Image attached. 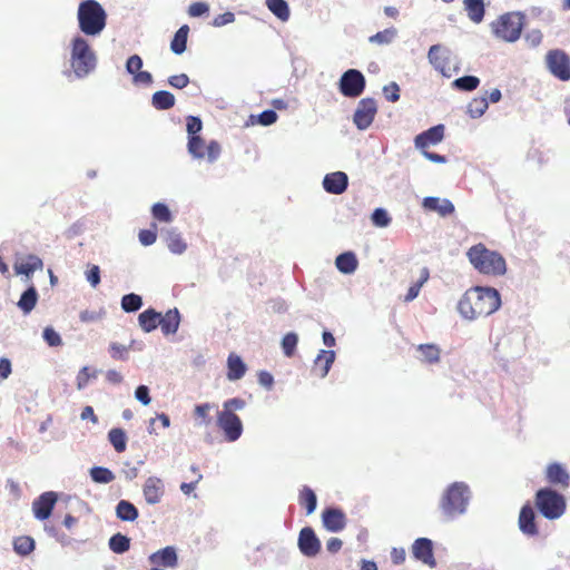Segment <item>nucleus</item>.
I'll list each match as a JSON object with an SVG mask.
<instances>
[{
	"label": "nucleus",
	"mask_w": 570,
	"mask_h": 570,
	"mask_svg": "<svg viewBox=\"0 0 570 570\" xmlns=\"http://www.w3.org/2000/svg\"><path fill=\"white\" fill-rule=\"evenodd\" d=\"M298 337L295 333H287L282 340V348L287 357H292L297 346Z\"/></svg>",
	"instance_id": "obj_51"
},
{
	"label": "nucleus",
	"mask_w": 570,
	"mask_h": 570,
	"mask_svg": "<svg viewBox=\"0 0 570 570\" xmlns=\"http://www.w3.org/2000/svg\"><path fill=\"white\" fill-rule=\"evenodd\" d=\"M86 278L96 288L100 283V268L98 265H90L86 272Z\"/></svg>",
	"instance_id": "obj_58"
},
{
	"label": "nucleus",
	"mask_w": 570,
	"mask_h": 570,
	"mask_svg": "<svg viewBox=\"0 0 570 570\" xmlns=\"http://www.w3.org/2000/svg\"><path fill=\"white\" fill-rule=\"evenodd\" d=\"M547 480L549 483L567 488L569 485V474L559 463H552L547 468Z\"/></svg>",
	"instance_id": "obj_26"
},
{
	"label": "nucleus",
	"mask_w": 570,
	"mask_h": 570,
	"mask_svg": "<svg viewBox=\"0 0 570 570\" xmlns=\"http://www.w3.org/2000/svg\"><path fill=\"white\" fill-rule=\"evenodd\" d=\"M77 19L79 29L86 36H98L107 24V13L97 0H83L79 3Z\"/></svg>",
	"instance_id": "obj_3"
},
{
	"label": "nucleus",
	"mask_w": 570,
	"mask_h": 570,
	"mask_svg": "<svg viewBox=\"0 0 570 570\" xmlns=\"http://www.w3.org/2000/svg\"><path fill=\"white\" fill-rule=\"evenodd\" d=\"M383 92H384L386 100H389L391 102H395L400 99V87L395 82H392L389 86H385L383 88Z\"/></svg>",
	"instance_id": "obj_61"
},
{
	"label": "nucleus",
	"mask_w": 570,
	"mask_h": 570,
	"mask_svg": "<svg viewBox=\"0 0 570 570\" xmlns=\"http://www.w3.org/2000/svg\"><path fill=\"white\" fill-rule=\"evenodd\" d=\"M135 396L144 405H148L151 401L149 396V389L146 385H139L135 391Z\"/></svg>",
	"instance_id": "obj_64"
},
{
	"label": "nucleus",
	"mask_w": 570,
	"mask_h": 570,
	"mask_svg": "<svg viewBox=\"0 0 570 570\" xmlns=\"http://www.w3.org/2000/svg\"><path fill=\"white\" fill-rule=\"evenodd\" d=\"M106 316V311L99 308L97 311L85 309L79 314V318L82 323H96L101 321Z\"/></svg>",
	"instance_id": "obj_53"
},
{
	"label": "nucleus",
	"mask_w": 570,
	"mask_h": 570,
	"mask_svg": "<svg viewBox=\"0 0 570 570\" xmlns=\"http://www.w3.org/2000/svg\"><path fill=\"white\" fill-rule=\"evenodd\" d=\"M428 59L434 69L441 72L444 77L450 78L453 72L456 71V67L452 61V52L441 45H433L430 47Z\"/></svg>",
	"instance_id": "obj_11"
},
{
	"label": "nucleus",
	"mask_w": 570,
	"mask_h": 570,
	"mask_svg": "<svg viewBox=\"0 0 570 570\" xmlns=\"http://www.w3.org/2000/svg\"><path fill=\"white\" fill-rule=\"evenodd\" d=\"M423 207L431 212H436L445 217L454 213V205L449 199H440L439 197H425Z\"/></svg>",
	"instance_id": "obj_25"
},
{
	"label": "nucleus",
	"mask_w": 570,
	"mask_h": 570,
	"mask_svg": "<svg viewBox=\"0 0 570 570\" xmlns=\"http://www.w3.org/2000/svg\"><path fill=\"white\" fill-rule=\"evenodd\" d=\"M214 406L209 403L198 404L194 409L195 416L199 419L200 425H208L212 421L209 412Z\"/></svg>",
	"instance_id": "obj_52"
},
{
	"label": "nucleus",
	"mask_w": 570,
	"mask_h": 570,
	"mask_svg": "<svg viewBox=\"0 0 570 570\" xmlns=\"http://www.w3.org/2000/svg\"><path fill=\"white\" fill-rule=\"evenodd\" d=\"M138 322L144 332L150 333L159 326L160 313L148 308L139 314Z\"/></svg>",
	"instance_id": "obj_31"
},
{
	"label": "nucleus",
	"mask_w": 570,
	"mask_h": 570,
	"mask_svg": "<svg viewBox=\"0 0 570 570\" xmlns=\"http://www.w3.org/2000/svg\"><path fill=\"white\" fill-rule=\"evenodd\" d=\"M322 522L326 530L340 532L346 527V515L337 508H326L322 512Z\"/></svg>",
	"instance_id": "obj_17"
},
{
	"label": "nucleus",
	"mask_w": 570,
	"mask_h": 570,
	"mask_svg": "<svg viewBox=\"0 0 570 570\" xmlns=\"http://www.w3.org/2000/svg\"><path fill=\"white\" fill-rule=\"evenodd\" d=\"M188 153L196 159H204L205 157L209 163L218 159L222 147L216 140H210L207 145L200 136H191L188 138L187 144Z\"/></svg>",
	"instance_id": "obj_10"
},
{
	"label": "nucleus",
	"mask_w": 570,
	"mask_h": 570,
	"mask_svg": "<svg viewBox=\"0 0 570 570\" xmlns=\"http://www.w3.org/2000/svg\"><path fill=\"white\" fill-rule=\"evenodd\" d=\"M444 138V126L436 125L430 129L419 134L414 139V145L419 150L428 149L431 146L438 145Z\"/></svg>",
	"instance_id": "obj_16"
},
{
	"label": "nucleus",
	"mask_w": 570,
	"mask_h": 570,
	"mask_svg": "<svg viewBox=\"0 0 570 570\" xmlns=\"http://www.w3.org/2000/svg\"><path fill=\"white\" fill-rule=\"evenodd\" d=\"M109 548L115 553H124L130 548V539L121 533H116L109 539Z\"/></svg>",
	"instance_id": "obj_43"
},
{
	"label": "nucleus",
	"mask_w": 570,
	"mask_h": 570,
	"mask_svg": "<svg viewBox=\"0 0 570 570\" xmlns=\"http://www.w3.org/2000/svg\"><path fill=\"white\" fill-rule=\"evenodd\" d=\"M298 502L302 507L305 508L306 514L313 513L317 505V498L315 492L311 488L304 485L299 491Z\"/></svg>",
	"instance_id": "obj_35"
},
{
	"label": "nucleus",
	"mask_w": 570,
	"mask_h": 570,
	"mask_svg": "<svg viewBox=\"0 0 570 570\" xmlns=\"http://www.w3.org/2000/svg\"><path fill=\"white\" fill-rule=\"evenodd\" d=\"M57 502V494L55 492H45L37 498L32 503V511L38 520H47L55 508Z\"/></svg>",
	"instance_id": "obj_15"
},
{
	"label": "nucleus",
	"mask_w": 570,
	"mask_h": 570,
	"mask_svg": "<svg viewBox=\"0 0 570 570\" xmlns=\"http://www.w3.org/2000/svg\"><path fill=\"white\" fill-rule=\"evenodd\" d=\"M519 528L523 534L529 537H534L539 533L535 523V514L533 508L530 504H524L521 508L519 514Z\"/></svg>",
	"instance_id": "obj_23"
},
{
	"label": "nucleus",
	"mask_w": 570,
	"mask_h": 570,
	"mask_svg": "<svg viewBox=\"0 0 570 570\" xmlns=\"http://www.w3.org/2000/svg\"><path fill=\"white\" fill-rule=\"evenodd\" d=\"M246 365L235 353H230L227 358V379L229 381H237L246 373Z\"/></svg>",
	"instance_id": "obj_28"
},
{
	"label": "nucleus",
	"mask_w": 570,
	"mask_h": 570,
	"mask_svg": "<svg viewBox=\"0 0 570 570\" xmlns=\"http://www.w3.org/2000/svg\"><path fill=\"white\" fill-rule=\"evenodd\" d=\"M216 425L223 433L226 442H236L243 434L244 426L240 417L236 413L224 410L217 411Z\"/></svg>",
	"instance_id": "obj_8"
},
{
	"label": "nucleus",
	"mask_w": 570,
	"mask_h": 570,
	"mask_svg": "<svg viewBox=\"0 0 570 570\" xmlns=\"http://www.w3.org/2000/svg\"><path fill=\"white\" fill-rule=\"evenodd\" d=\"M142 59L138 55H132L126 63L127 71L132 75V81L136 85H150L153 82L151 73L142 71Z\"/></svg>",
	"instance_id": "obj_20"
},
{
	"label": "nucleus",
	"mask_w": 570,
	"mask_h": 570,
	"mask_svg": "<svg viewBox=\"0 0 570 570\" xmlns=\"http://www.w3.org/2000/svg\"><path fill=\"white\" fill-rule=\"evenodd\" d=\"M90 476L96 483H110L115 480L112 471L104 466L91 468Z\"/></svg>",
	"instance_id": "obj_46"
},
{
	"label": "nucleus",
	"mask_w": 570,
	"mask_h": 570,
	"mask_svg": "<svg viewBox=\"0 0 570 570\" xmlns=\"http://www.w3.org/2000/svg\"><path fill=\"white\" fill-rule=\"evenodd\" d=\"M534 504L539 512L548 520L561 518L567 509L566 498L550 488L537 491Z\"/></svg>",
	"instance_id": "obj_6"
},
{
	"label": "nucleus",
	"mask_w": 570,
	"mask_h": 570,
	"mask_svg": "<svg viewBox=\"0 0 570 570\" xmlns=\"http://www.w3.org/2000/svg\"><path fill=\"white\" fill-rule=\"evenodd\" d=\"M153 106L158 110H167L174 107L175 96L166 90L156 91L151 98Z\"/></svg>",
	"instance_id": "obj_36"
},
{
	"label": "nucleus",
	"mask_w": 570,
	"mask_h": 570,
	"mask_svg": "<svg viewBox=\"0 0 570 570\" xmlns=\"http://www.w3.org/2000/svg\"><path fill=\"white\" fill-rule=\"evenodd\" d=\"M396 29L395 28H387L383 31H379L376 32L375 35L371 36L368 38V41L371 43H375V45H389L393 41V39L396 37Z\"/></svg>",
	"instance_id": "obj_47"
},
{
	"label": "nucleus",
	"mask_w": 570,
	"mask_h": 570,
	"mask_svg": "<svg viewBox=\"0 0 570 570\" xmlns=\"http://www.w3.org/2000/svg\"><path fill=\"white\" fill-rule=\"evenodd\" d=\"M267 8L282 21L289 18V8L285 0H266Z\"/></svg>",
	"instance_id": "obj_41"
},
{
	"label": "nucleus",
	"mask_w": 570,
	"mask_h": 570,
	"mask_svg": "<svg viewBox=\"0 0 570 570\" xmlns=\"http://www.w3.org/2000/svg\"><path fill=\"white\" fill-rule=\"evenodd\" d=\"M469 498V487L464 482H454L445 490L440 505L445 515L454 517L465 511Z\"/></svg>",
	"instance_id": "obj_7"
},
{
	"label": "nucleus",
	"mask_w": 570,
	"mask_h": 570,
	"mask_svg": "<svg viewBox=\"0 0 570 570\" xmlns=\"http://www.w3.org/2000/svg\"><path fill=\"white\" fill-rule=\"evenodd\" d=\"M298 548L306 557H315L320 552L321 542L312 528L305 527L301 530L298 535Z\"/></svg>",
	"instance_id": "obj_14"
},
{
	"label": "nucleus",
	"mask_w": 570,
	"mask_h": 570,
	"mask_svg": "<svg viewBox=\"0 0 570 570\" xmlns=\"http://www.w3.org/2000/svg\"><path fill=\"white\" fill-rule=\"evenodd\" d=\"M524 22L523 13L512 11L499 16L491 23V29L497 38L505 42H515L521 36Z\"/></svg>",
	"instance_id": "obj_5"
},
{
	"label": "nucleus",
	"mask_w": 570,
	"mask_h": 570,
	"mask_svg": "<svg viewBox=\"0 0 570 570\" xmlns=\"http://www.w3.org/2000/svg\"><path fill=\"white\" fill-rule=\"evenodd\" d=\"M338 88L343 96L356 98L364 91L365 77L356 69H348L342 75Z\"/></svg>",
	"instance_id": "obj_12"
},
{
	"label": "nucleus",
	"mask_w": 570,
	"mask_h": 570,
	"mask_svg": "<svg viewBox=\"0 0 570 570\" xmlns=\"http://www.w3.org/2000/svg\"><path fill=\"white\" fill-rule=\"evenodd\" d=\"M500 305V294L495 288L475 286L464 293L458 309L464 318L473 321L493 314Z\"/></svg>",
	"instance_id": "obj_1"
},
{
	"label": "nucleus",
	"mask_w": 570,
	"mask_h": 570,
	"mask_svg": "<svg viewBox=\"0 0 570 570\" xmlns=\"http://www.w3.org/2000/svg\"><path fill=\"white\" fill-rule=\"evenodd\" d=\"M336 268L343 274H352L358 266V261L353 252L340 254L335 259Z\"/></svg>",
	"instance_id": "obj_30"
},
{
	"label": "nucleus",
	"mask_w": 570,
	"mask_h": 570,
	"mask_svg": "<svg viewBox=\"0 0 570 570\" xmlns=\"http://www.w3.org/2000/svg\"><path fill=\"white\" fill-rule=\"evenodd\" d=\"M466 257L480 274L495 277L504 275L507 272L504 257L500 253L489 249L482 243L470 247L466 252Z\"/></svg>",
	"instance_id": "obj_2"
},
{
	"label": "nucleus",
	"mask_w": 570,
	"mask_h": 570,
	"mask_svg": "<svg viewBox=\"0 0 570 570\" xmlns=\"http://www.w3.org/2000/svg\"><path fill=\"white\" fill-rule=\"evenodd\" d=\"M464 9L469 19L474 23H480L485 14L483 0H463Z\"/></svg>",
	"instance_id": "obj_32"
},
{
	"label": "nucleus",
	"mask_w": 570,
	"mask_h": 570,
	"mask_svg": "<svg viewBox=\"0 0 570 570\" xmlns=\"http://www.w3.org/2000/svg\"><path fill=\"white\" fill-rule=\"evenodd\" d=\"M417 351L421 353V361L429 364H434L440 361L441 350L435 344H420Z\"/></svg>",
	"instance_id": "obj_37"
},
{
	"label": "nucleus",
	"mask_w": 570,
	"mask_h": 570,
	"mask_svg": "<svg viewBox=\"0 0 570 570\" xmlns=\"http://www.w3.org/2000/svg\"><path fill=\"white\" fill-rule=\"evenodd\" d=\"M377 112V105L373 98H363L358 101L353 121L360 130L368 128Z\"/></svg>",
	"instance_id": "obj_13"
},
{
	"label": "nucleus",
	"mask_w": 570,
	"mask_h": 570,
	"mask_svg": "<svg viewBox=\"0 0 570 570\" xmlns=\"http://www.w3.org/2000/svg\"><path fill=\"white\" fill-rule=\"evenodd\" d=\"M97 63L95 51L89 46L88 41L77 36L71 41L70 65L78 78L88 76Z\"/></svg>",
	"instance_id": "obj_4"
},
{
	"label": "nucleus",
	"mask_w": 570,
	"mask_h": 570,
	"mask_svg": "<svg viewBox=\"0 0 570 570\" xmlns=\"http://www.w3.org/2000/svg\"><path fill=\"white\" fill-rule=\"evenodd\" d=\"M38 302V293L35 286H30L22 293L18 301V307L24 313L29 314Z\"/></svg>",
	"instance_id": "obj_33"
},
{
	"label": "nucleus",
	"mask_w": 570,
	"mask_h": 570,
	"mask_svg": "<svg viewBox=\"0 0 570 570\" xmlns=\"http://www.w3.org/2000/svg\"><path fill=\"white\" fill-rule=\"evenodd\" d=\"M202 128H203V122H202L200 118L195 117V116H189L187 118V131H188L189 137L198 136L197 134L202 130Z\"/></svg>",
	"instance_id": "obj_60"
},
{
	"label": "nucleus",
	"mask_w": 570,
	"mask_h": 570,
	"mask_svg": "<svg viewBox=\"0 0 570 570\" xmlns=\"http://www.w3.org/2000/svg\"><path fill=\"white\" fill-rule=\"evenodd\" d=\"M166 244L169 250L174 254H183L187 248V244L181 238L180 234L175 230L167 232Z\"/></svg>",
	"instance_id": "obj_39"
},
{
	"label": "nucleus",
	"mask_w": 570,
	"mask_h": 570,
	"mask_svg": "<svg viewBox=\"0 0 570 570\" xmlns=\"http://www.w3.org/2000/svg\"><path fill=\"white\" fill-rule=\"evenodd\" d=\"M142 493L148 504H157L165 494V485L160 478L149 476L142 485Z\"/></svg>",
	"instance_id": "obj_18"
},
{
	"label": "nucleus",
	"mask_w": 570,
	"mask_h": 570,
	"mask_svg": "<svg viewBox=\"0 0 570 570\" xmlns=\"http://www.w3.org/2000/svg\"><path fill=\"white\" fill-rule=\"evenodd\" d=\"M208 4L205 2H194L188 8V14L190 17H199L208 11Z\"/></svg>",
	"instance_id": "obj_63"
},
{
	"label": "nucleus",
	"mask_w": 570,
	"mask_h": 570,
	"mask_svg": "<svg viewBox=\"0 0 570 570\" xmlns=\"http://www.w3.org/2000/svg\"><path fill=\"white\" fill-rule=\"evenodd\" d=\"M348 185V177L343 171H334L325 175L323 179L324 189L334 195L344 193Z\"/></svg>",
	"instance_id": "obj_21"
},
{
	"label": "nucleus",
	"mask_w": 570,
	"mask_h": 570,
	"mask_svg": "<svg viewBox=\"0 0 570 570\" xmlns=\"http://www.w3.org/2000/svg\"><path fill=\"white\" fill-rule=\"evenodd\" d=\"M412 553L415 559L423 563L434 567L436 564L433 554V543L428 538H419L412 544Z\"/></svg>",
	"instance_id": "obj_19"
},
{
	"label": "nucleus",
	"mask_w": 570,
	"mask_h": 570,
	"mask_svg": "<svg viewBox=\"0 0 570 570\" xmlns=\"http://www.w3.org/2000/svg\"><path fill=\"white\" fill-rule=\"evenodd\" d=\"M109 442L112 444L114 449L118 453H122L127 448V436L122 429L115 428L111 429L108 433Z\"/></svg>",
	"instance_id": "obj_40"
},
{
	"label": "nucleus",
	"mask_w": 570,
	"mask_h": 570,
	"mask_svg": "<svg viewBox=\"0 0 570 570\" xmlns=\"http://www.w3.org/2000/svg\"><path fill=\"white\" fill-rule=\"evenodd\" d=\"M42 267L41 258L36 255H29L24 261L14 264L16 273L27 277H30L37 269H42Z\"/></svg>",
	"instance_id": "obj_29"
},
{
	"label": "nucleus",
	"mask_w": 570,
	"mask_h": 570,
	"mask_svg": "<svg viewBox=\"0 0 570 570\" xmlns=\"http://www.w3.org/2000/svg\"><path fill=\"white\" fill-rule=\"evenodd\" d=\"M180 315L177 308L169 309L165 315L160 314L159 326L165 335L175 334L178 331Z\"/></svg>",
	"instance_id": "obj_27"
},
{
	"label": "nucleus",
	"mask_w": 570,
	"mask_h": 570,
	"mask_svg": "<svg viewBox=\"0 0 570 570\" xmlns=\"http://www.w3.org/2000/svg\"><path fill=\"white\" fill-rule=\"evenodd\" d=\"M43 340L52 347L60 346L62 344L60 335L52 327H46L43 330Z\"/></svg>",
	"instance_id": "obj_57"
},
{
	"label": "nucleus",
	"mask_w": 570,
	"mask_h": 570,
	"mask_svg": "<svg viewBox=\"0 0 570 570\" xmlns=\"http://www.w3.org/2000/svg\"><path fill=\"white\" fill-rule=\"evenodd\" d=\"M139 242L144 246L153 245L157 239V225L153 224L150 229H141L138 234Z\"/></svg>",
	"instance_id": "obj_54"
},
{
	"label": "nucleus",
	"mask_w": 570,
	"mask_h": 570,
	"mask_svg": "<svg viewBox=\"0 0 570 570\" xmlns=\"http://www.w3.org/2000/svg\"><path fill=\"white\" fill-rule=\"evenodd\" d=\"M168 83L176 89H183L188 86L189 78L186 73L174 75L168 78Z\"/></svg>",
	"instance_id": "obj_59"
},
{
	"label": "nucleus",
	"mask_w": 570,
	"mask_h": 570,
	"mask_svg": "<svg viewBox=\"0 0 570 570\" xmlns=\"http://www.w3.org/2000/svg\"><path fill=\"white\" fill-rule=\"evenodd\" d=\"M489 102L485 97H475L468 105V114L472 118L481 117L488 109Z\"/></svg>",
	"instance_id": "obj_42"
},
{
	"label": "nucleus",
	"mask_w": 570,
	"mask_h": 570,
	"mask_svg": "<svg viewBox=\"0 0 570 570\" xmlns=\"http://www.w3.org/2000/svg\"><path fill=\"white\" fill-rule=\"evenodd\" d=\"M189 33V27L187 24L181 26L175 33L170 49L176 55H181L186 50L187 38Z\"/></svg>",
	"instance_id": "obj_34"
},
{
	"label": "nucleus",
	"mask_w": 570,
	"mask_h": 570,
	"mask_svg": "<svg viewBox=\"0 0 570 570\" xmlns=\"http://www.w3.org/2000/svg\"><path fill=\"white\" fill-rule=\"evenodd\" d=\"M453 85L464 91H472L480 85V79L475 76H464L454 80Z\"/></svg>",
	"instance_id": "obj_50"
},
{
	"label": "nucleus",
	"mask_w": 570,
	"mask_h": 570,
	"mask_svg": "<svg viewBox=\"0 0 570 570\" xmlns=\"http://www.w3.org/2000/svg\"><path fill=\"white\" fill-rule=\"evenodd\" d=\"M110 355L115 360H126L127 358V347L125 345L112 343L110 345Z\"/></svg>",
	"instance_id": "obj_62"
},
{
	"label": "nucleus",
	"mask_w": 570,
	"mask_h": 570,
	"mask_svg": "<svg viewBox=\"0 0 570 570\" xmlns=\"http://www.w3.org/2000/svg\"><path fill=\"white\" fill-rule=\"evenodd\" d=\"M141 305H142V299L137 294H134V293L127 294V295L122 296V298H121V308L127 313L138 311L141 307Z\"/></svg>",
	"instance_id": "obj_48"
},
{
	"label": "nucleus",
	"mask_w": 570,
	"mask_h": 570,
	"mask_svg": "<svg viewBox=\"0 0 570 570\" xmlns=\"http://www.w3.org/2000/svg\"><path fill=\"white\" fill-rule=\"evenodd\" d=\"M429 277H430L429 269L426 267H423L421 269V275H420L419 281L410 286V288L404 297V301L411 302L414 298H416L421 291V287L423 286L424 283L428 282Z\"/></svg>",
	"instance_id": "obj_44"
},
{
	"label": "nucleus",
	"mask_w": 570,
	"mask_h": 570,
	"mask_svg": "<svg viewBox=\"0 0 570 570\" xmlns=\"http://www.w3.org/2000/svg\"><path fill=\"white\" fill-rule=\"evenodd\" d=\"M116 514L122 521H134L138 518V510L131 502L121 500L116 507Z\"/></svg>",
	"instance_id": "obj_38"
},
{
	"label": "nucleus",
	"mask_w": 570,
	"mask_h": 570,
	"mask_svg": "<svg viewBox=\"0 0 570 570\" xmlns=\"http://www.w3.org/2000/svg\"><path fill=\"white\" fill-rule=\"evenodd\" d=\"M372 222L377 227H386L390 224L391 218L385 209L376 208L372 214Z\"/></svg>",
	"instance_id": "obj_56"
},
{
	"label": "nucleus",
	"mask_w": 570,
	"mask_h": 570,
	"mask_svg": "<svg viewBox=\"0 0 570 570\" xmlns=\"http://www.w3.org/2000/svg\"><path fill=\"white\" fill-rule=\"evenodd\" d=\"M245 406H246L245 400H243L240 397H233V399L226 400L223 403L222 410L235 413L236 411L243 410Z\"/></svg>",
	"instance_id": "obj_55"
},
{
	"label": "nucleus",
	"mask_w": 570,
	"mask_h": 570,
	"mask_svg": "<svg viewBox=\"0 0 570 570\" xmlns=\"http://www.w3.org/2000/svg\"><path fill=\"white\" fill-rule=\"evenodd\" d=\"M546 66L549 72L561 81L570 80V56L561 49L549 50L546 55Z\"/></svg>",
	"instance_id": "obj_9"
},
{
	"label": "nucleus",
	"mask_w": 570,
	"mask_h": 570,
	"mask_svg": "<svg viewBox=\"0 0 570 570\" xmlns=\"http://www.w3.org/2000/svg\"><path fill=\"white\" fill-rule=\"evenodd\" d=\"M14 551L18 554L27 556L35 549V541L31 537L21 535L13 541Z\"/></svg>",
	"instance_id": "obj_45"
},
{
	"label": "nucleus",
	"mask_w": 570,
	"mask_h": 570,
	"mask_svg": "<svg viewBox=\"0 0 570 570\" xmlns=\"http://www.w3.org/2000/svg\"><path fill=\"white\" fill-rule=\"evenodd\" d=\"M149 561L156 567L175 568L178 564V557L174 547H166L149 556Z\"/></svg>",
	"instance_id": "obj_22"
},
{
	"label": "nucleus",
	"mask_w": 570,
	"mask_h": 570,
	"mask_svg": "<svg viewBox=\"0 0 570 570\" xmlns=\"http://www.w3.org/2000/svg\"><path fill=\"white\" fill-rule=\"evenodd\" d=\"M153 217L160 223H170L173 220L171 213L164 203H156L151 207Z\"/></svg>",
	"instance_id": "obj_49"
},
{
	"label": "nucleus",
	"mask_w": 570,
	"mask_h": 570,
	"mask_svg": "<svg viewBox=\"0 0 570 570\" xmlns=\"http://www.w3.org/2000/svg\"><path fill=\"white\" fill-rule=\"evenodd\" d=\"M335 352L322 350L314 361L313 372L318 377H325L334 363Z\"/></svg>",
	"instance_id": "obj_24"
}]
</instances>
